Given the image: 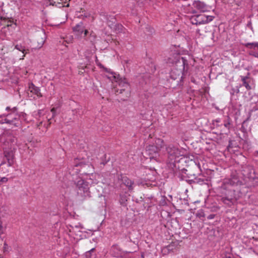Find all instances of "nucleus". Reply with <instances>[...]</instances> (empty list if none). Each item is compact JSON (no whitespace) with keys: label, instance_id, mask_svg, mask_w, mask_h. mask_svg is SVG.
<instances>
[{"label":"nucleus","instance_id":"obj_7","mask_svg":"<svg viewBox=\"0 0 258 258\" xmlns=\"http://www.w3.org/2000/svg\"><path fill=\"white\" fill-rule=\"evenodd\" d=\"M214 17L212 16H206L204 14H200L193 16L190 20L193 25H201L208 23L213 20Z\"/></svg>","mask_w":258,"mask_h":258},{"label":"nucleus","instance_id":"obj_18","mask_svg":"<svg viewBox=\"0 0 258 258\" xmlns=\"http://www.w3.org/2000/svg\"><path fill=\"white\" fill-rule=\"evenodd\" d=\"M15 48L19 51H21L23 53H24L23 56H24L25 54L27 53L28 52V49H26L25 46H24L21 44H16L15 46Z\"/></svg>","mask_w":258,"mask_h":258},{"label":"nucleus","instance_id":"obj_29","mask_svg":"<svg viewBox=\"0 0 258 258\" xmlns=\"http://www.w3.org/2000/svg\"><path fill=\"white\" fill-rule=\"evenodd\" d=\"M3 6H4V3L2 2H0V14L1 15H2V13L3 12Z\"/></svg>","mask_w":258,"mask_h":258},{"label":"nucleus","instance_id":"obj_24","mask_svg":"<svg viewBox=\"0 0 258 258\" xmlns=\"http://www.w3.org/2000/svg\"><path fill=\"white\" fill-rule=\"evenodd\" d=\"M8 179L7 177H4L0 179V186L3 183H6Z\"/></svg>","mask_w":258,"mask_h":258},{"label":"nucleus","instance_id":"obj_33","mask_svg":"<svg viewBox=\"0 0 258 258\" xmlns=\"http://www.w3.org/2000/svg\"><path fill=\"white\" fill-rule=\"evenodd\" d=\"M247 26L248 28H249L251 30L252 29V24H251V22L250 21L249 22H248V23L247 24Z\"/></svg>","mask_w":258,"mask_h":258},{"label":"nucleus","instance_id":"obj_40","mask_svg":"<svg viewBox=\"0 0 258 258\" xmlns=\"http://www.w3.org/2000/svg\"><path fill=\"white\" fill-rule=\"evenodd\" d=\"M94 250V248H92L90 251V253L92 251H93Z\"/></svg>","mask_w":258,"mask_h":258},{"label":"nucleus","instance_id":"obj_27","mask_svg":"<svg viewBox=\"0 0 258 258\" xmlns=\"http://www.w3.org/2000/svg\"><path fill=\"white\" fill-rule=\"evenodd\" d=\"M246 120H244L243 122H242V126H241V130L242 131V132H245L246 131V129L244 127V125L246 124Z\"/></svg>","mask_w":258,"mask_h":258},{"label":"nucleus","instance_id":"obj_22","mask_svg":"<svg viewBox=\"0 0 258 258\" xmlns=\"http://www.w3.org/2000/svg\"><path fill=\"white\" fill-rule=\"evenodd\" d=\"M193 181L194 182H197L200 184H202L204 182V179L199 177H196Z\"/></svg>","mask_w":258,"mask_h":258},{"label":"nucleus","instance_id":"obj_39","mask_svg":"<svg viewBox=\"0 0 258 258\" xmlns=\"http://www.w3.org/2000/svg\"><path fill=\"white\" fill-rule=\"evenodd\" d=\"M81 165H82V163H79V164H76V166H81Z\"/></svg>","mask_w":258,"mask_h":258},{"label":"nucleus","instance_id":"obj_6","mask_svg":"<svg viewBox=\"0 0 258 258\" xmlns=\"http://www.w3.org/2000/svg\"><path fill=\"white\" fill-rule=\"evenodd\" d=\"M6 109L7 111L11 110L13 114H8L7 115V117L5 119V122L13 125L15 126H18L20 124L19 117L16 113H15V112L17 110V108L14 107L11 109L10 107H7Z\"/></svg>","mask_w":258,"mask_h":258},{"label":"nucleus","instance_id":"obj_14","mask_svg":"<svg viewBox=\"0 0 258 258\" xmlns=\"http://www.w3.org/2000/svg\"><path fill=\"white\" fill-rule=\"evenodd\" d=\"M49 3L50 5H52L58 8L69 7V4H67L66 5H63V2H58V0H49Z\"/></svg>","mask_w":258,"mask_h":258},{"label":"nucleus","instance_id":"obj_8","mask_svg":"<svg viewBox=\"0 0 258 258\" xmlns=\"http://www.w3.org/2000/svg\"><path fill=\"white\" fill-rule=\"evenodd\" d=\"M4 155L3 161L7 162V166L10 167L13 165L15 162L14 151L11 149H6L4 151Z\"/></svg>","mask_w":258,"mask_h":258},{"label":"nucleus","instance_id":"obj_42","mask_svg":"<svg viewBox=\"0 0 258 258\" xmlns=\"http://www.w3.org/2000/svg\"><path fill=\"white\" fill-rule=\"evenodd\" d=\"M0 258H3V256L0 255Z\"/></svg>","mask_w":258,"mask_h":258},{"label":"nucleus","instance_id":"obj_36","mask_svg":"<svg viewBox=\"0 0 258 258\" xmlns=\"http://www.w3.org/2000/svg\"><path fill=\"white\" fill-rule=\"evenodd\" d=\"M219 209V208L216 207L214 208V210H213V211H217Z\"/></svg>","mask_w":258,"mask_h":258},{"label":"nucleus","instance_id":"obj_28","mask_svg":"<svg viewBox=\"0 0 258 258\" xmlns=\"http://www.w3.org/2000/svg\"><path fill=\"white\" fill-rule=\"evenodd\" d=\"M224 125L225 127L229 129L230 127V123L229 121H225L224 122Z\"/></svg>","mask_w":258,"mask_h":258},{"label":"nucleus","instance_id":"obj_23","mask_svg":"<svg viewBox=\"0 0 258 258\" xmlns=\"http://www.w3.org/2000/svg\"><path fill=\"white\" fill-rule=\"evenodd\" d=\"M44 41L42 38H41L39 42H38V45H37L35 47L37 48H40L42 47L44 44Z\"/></svg>","mask_w":258,"mask_h":258},{"label":"nucleus","instance_id":"obj_37","mask_svg":"<svg viewBox=\"0 0 258 258\" xmlns=\"http://www.w3.org/2000/svg\"><path fill=\"white\" fill-rule=\"evenodd\" d=\"M84 34H85V36H86V35H87V34H88V30H84Z\"/></svg>","mask_w":258,"mask_h":258},{"label":"nucleus","instance_id":"obj_5","mask_svg":"<svg viewBox=\"0 0 258 258\" xmlns=\"http://www.w3.org/2000/svg\"><path fill=\"white\" fill-rule=\"evenodd\" d=\"M166 150L169 163L170 164L171 166L172 165L175 166L174 164L176 162V158L181 156L180 150L173 145H169L167 146Z\"/></svg>","mask_w":258,"mask_h":258},{"label":"nucleus","instance_id":"obj_1","mask_svg":"<svg viewBox=\"0 0 258 258\" xmlns=\"http://www.w3.org/2000/svg\"><path fill=\"white\" fill-rule=\"evenodd\" d=\"M242 184V182L236 174H232L231 178L224 179L222 188L225 190V192H223L224 195L221 198V201L228 207L234 205L237 201V199L235 197V190L232 187Z\"/></svg>","mask_w":258,"mask_h":258},{"label":"nucleus","instance_id":"obj_10","mask_svg":"<svg viewBox=\"0 0 258 258\" xmlns=\"http://www.w3.org/2000/svg\"><path fill=\"white\" fill-rule=\"evenodd\" d=\"M109 252L112 256L115 257H122L123 254L122 250L117 245H112Z\"/></svg>","mask_w":258,"mask_h":258},{"label":"nucleus","instance_id":"obj_43","mask_svg":"<svg viewBox=\"0 0 258 258\" xmlns=\"http://www.w3.org/2000/svg\"><path fill=\"white\" fill-rule=\"evenodd\" d=\"M226 258H231V257L229 256L228 257H226Z\"/></svg>","mask_w":258,"mask_h":258},{"label":"nucleus","instance_id":"obj_17","mask_svg":"<svg viewBox=\"0 0 258 258\" xmlns=\"http://www.w3.org/2000/svg\"><path fill=\"white\" fill-rule=\"evenodd\" d=\"M248 80H249V78L247 76L241 77V81L242 82L243 86H244L247 90H249L251 89V87L249 85Z\"/></svg>","mask_w":258,"mask_h":258},{"label":"nucleus","instance_id":"obj_2","mask_svg":"<svg viewBox=\"0 0 258 258\" xmlns=\"http://www.w3.org/2000/svg\"><path fill=\"white\" fill-rule=\"evenodd\" d=\"M113 78L118 84L116 93L117 94L124 93L125 98H122V100H126L130 95V87L127 81L125 78H122L115 73H114Z\"/></svg>","mask_w":258,"mask_h":258},{"label":"nucleus","instance_id":"obj_3","mask_svg":"<svg viewBox=\"0 0 258 258\" xmlns=\"http://www.w3.org/2000/svg\"><path fill=\"white\" fill-rule=\"evenodd\" d=\"M188 66L187 60L184 57H181L176 61L174 66L170 73V78L175 80L181 78V75L186 67Z\"/></svg>","mask_w":258,"mask_h":258},{"label":"nucleus","instance_id":"obj_20","mask_svg":"<svg viewBox=\"0 0 258 258\" xmlns=\"http://www.w3.org/2000/svg\"><path fill=\"white\" fill-rule=\"evenodd\" d=\"M221 119L217 118L213 121V125L214 127H218L222 125Z\"/></svg>","mask_w":258,"mask_h":258},{"label":"nucleus","instance_id":"obj_32","mask_svg":"<svg viewBox=\"0 0 258 258\" xmlns=\"http://www.w3.org/2000/svg\"><path fill=\"white\" fill-rule=\"evenodd\" d=\"M215 217V214H210L209 215L208 217H207V218L208 219H213L214 218V217Z\"/></svg>","mask_w":258,"mask_h":258},{"label":"nucleus","instance_id":"obj_4","mask_svg":"<svg viewBox=\"0 0 258 258\" xmlns=\"http://www.w3.org/2000/svg\"><path fill=\"white\" fill-rule=\"evenodd\" d=\"M90 182L82 179H79L76 183L77 193L83 199L90 197L89 184Z\"/></svg>","mask_w":258,"mask_h":258},{"label":"nucleus","instance_id":"obj_15","mask_svg":"<svg viewBox=\"0 0 258 258\" xmlns=\"http://www.w3.org/2000/svg\"><path fill=\"white\" fill-rule=\"evenodd\" d=\"M153 145H155L157 149H158L159 152V151L164 147V143L163 140L161 139H156L155 140V143Z\"/></svg>","mask_w":258,"mask_h":258},{"label":"nucleus","instance_id":"obj_19","mask_svg":"<svg viewBox=\"0 0 258 258\" xmlns=\"http://www.w3.org/2000/svg\"><path fill=\"white\" fill-rule=\"evenodd\" d=\"M196 216L199 218L201 220L204 221L205 217V214L202 209L199 210L196 213Z\"/></svg>","mask_w":258,"mask_h":258},{"label":"nucleus","instance_id":"obj_41","mask_svg":"<svg viewBox=\"0 0 258 258\" xmlns=\"http://www.w3.org/2000/svg\"><path fill=\"white\" fill-rule=\"evenodd\" d=\"M238 92H239V90H238V89H237L236 93H238Z\"/></svg>","mask_w":258,"mask_h":258},{"label":"nucleus","instance_id":"obj_11","mask_svg":"<svg viewBox=\"0 0 258 258\" xmlns=\"http://www.w3.org/2000/svg\"><path fill=\"white\" fill-rule=\"evenodd\" d=\"M122 183L124 184L128 189L129 190H133L134 189L133 184H134V182L129 179L126 176H120V178H119Z\"/></svg>","mask_w":258,"mask_h":258},{"label":"nucleus","instance_id":"obj_30","mask_svg":"<svg viewBox=\"0 0 258 258\" xmlns=\"http://www.w3.org/2000/svg\"><path fill=\"white\" fill-rule=\"evenodd\" d=\"M70 0H58V2H63V5H66Z\"/></svg>","mask_w":258,"mask_h":258},{"label":"nucleus","instance_id":"obj_16","mask_svg":"<svg viewBox=\"0 0 258 258\" xmlns=\"http://www.w3.org/2000/svg\"><path fill=\"white\" fill-rule=\"evenodd\" d=\"M73 30L75 32H77L79 34H82L84 30L83 23L80 22L76 25V26L73 28Z\"/></svg>","mask_w":258,"mask_h":258},{"label":"nucleus","instance_id":"obj_13","mask_svg":"<svg viewBox=\"0 0 258 258\" xmlns=\"http://www.w3.org/2000/svg\"><path fill=\"white\" fill-rule=\"evenodd\" d=\"M29 90L30 91V92L36 95L38 97H41L42 96L40 93V90L39 88L35 86L33 83L29 84Z\"/></svg>","mask_w":258,"mask_h":258},{"label":"nucleus","instance_id":"obj_21","mask_svg":"<svg viewBox=\"0 0 258 258\" xmlns=\"http://www.w3.org/2000/svg\"><path fill=\"white\" fill-rule=\"evenodd\" d=\"M245 46L246 47H248L250 48L258 47V43L257 42L247 43L245 44Z\"/></svg>","mask_w":258,"mask_h":258},{"label":"nucleus","instance_id":"obj_25","mask_svg":"<svg viewBox=\"0 0 258 258\" xmlns=\"http://www.w3.org/2000/svg\"><path fill=\"white\" fill-rule=\"evenodd\" d=\"M4 228L3 226V222L2 221H0V235H2L4 232Z\"/></svg>","mask_w":258,"mask_h":258},{"label":"nucleus","instance_id":"obj_35","mask_svg":"<svg viewBox=\"0 0 258 258\" xmlns=\"http://www.w3.org/2000/svg\"><path fill=\"white\" fill-rule=\"evenodd\" d=\"M6 164V162L5 161H3L0 164V168H3V166Z\"/></svg>","mask_w":258,"mask_h":258},{"label":"nucleus","instance_id":"obj_26","mask_svg":"<svg viewBox=\"0 0 258 258\" xmlns=\"http://www.w3.org/2000/svg\"><path fill=\"white\" fill-rule=\"evenodd\" d=\"M253 107L251 109L249 110V113H251L252 112L257 110L258 109V108L257 107V105L255 104H253Z\"/></svg>","mask_w":258,"mask_h":258},{"label":"nucleus","instance_id":"obj_34","mask_svg":"<svg viewBox=\"0 0 258 258\" xmlns=\"http://www.w3.org/2000/svg\"><path fill=\"white\" fill-rule=\"evenodd\" d=\"M90 251H88L86 252V256L88 258L90 256Z\"/></svg>","mask_w":258,"mask_h":258},{"label":"nucleus","instance_id":"obj_38","mask_svg":"<svg viewBox=\"0 0 258 258\" xmlns=\"http://www.w3.org/2000/svg\"><path fill=\"white\" fill-rule=\"evenodd\" d=\"M99 66L101 68H103L104 69V67L102 65V64H99ZM105 70H106V71H107V69L105 68Z\"/></svg>","mask_w":258,"mask_h":258},{"label":"nucleus","instance_id":"obj_12","mask_svg":"<svg viewBox=\"0 0 258 258\" xmlns=\"http://www.w3.org/2000/svg\"><path fill=\"white\" fill-rule=\"evenodd\" d=\"M194 7L201 12H205L208 11V7L203 2L195 1L193 3Z\"/></svg>","mask_w":258,"mask_h":258},{"label":"nucleus","instance_id":"obj_31","mask_svg":"<svg viewBox=\"0 0 258 258\" xmlns=\"http://www.w3.org/2000/svg\"><path fill=\"white\" fill-rule=\"evenodd\" d=\"M56 109L54 107H53L51 109V112H52V116L53 117L55 115V113H56Z\"/></svg>","mask_w":258,"mask_h":258},{"label":"nucleus","instance_id":"obj_9","mask_svg":"<svg viewBox=\"0 0 258 258\" xmlns=\"http://www.w3.org/2000/svg\"><path fill=\"white\" fill-rule=\"evenodd\" d=\"M159 151L154 145H149L146 146L145 154L148 155L150 159L157 158L159 155Z\"/></svg>","mask_w":258,"mask_h":258}]
</instances>
